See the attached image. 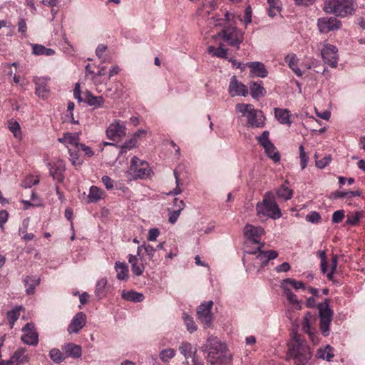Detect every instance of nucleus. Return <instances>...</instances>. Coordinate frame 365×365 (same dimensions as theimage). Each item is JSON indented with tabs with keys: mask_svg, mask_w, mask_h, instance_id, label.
Returning <instances> with one entry per match:
<instances>
[{
	"mask_svg": "<svg viewBox=\"0 0 365 365\" xmlns=\"http://www.w3.org/2000/svg\"><path fill=\"white\" fill-rule=\"evenodd\" d=\"M108 284L106 278L103 277L98 280L96 284L95 296L98 299L105 297V289Z\"/></svg>",
	"mask_w": 365,
	"mask_h": 365,
	"instance_id": "nucleus-36",
	"label": "nucleus"
},
{
	"mask_svg": "<svg viewBox=\"0 0 365 365\" xmlns=\"http://www.w3.org/2000/svg\"><path fill=\"white\" fill-rule=\"evenodd\" d=\"M182 319L185 324L187 330L190 333H193L194 331H195L197 330V325L195 324L192 317H191L186 313H183Z\"/></svg>",
	"mask_w": 365,
	"mask_h": 365,
	"instance_id": "nucleus-46",
	"label": "nucleus"
},
{
	"mask_svg": "<svg viewBox=\"0 0 365 365\" xmlns=\"http://www.w3.org/2000/svg\"><path fill=\"white\" fill-rule=\"evenodd\" d=\"M9 128L15 137H18L21 134L20 125L16 121L9 122Z\"/></svg>",
	"mask_w": 365,
	"mask_h": 365,
	"instance_id": "nucleus-57",
	"label": "nucleus"
},
{
	"mask_svg": "<svg viewBox=\"0 0 365 365\" xmlns=\"http://www.w3.org/2000/svg\"><path fill=\"white\" fill-rule=\"evenodd\" d=\"M201 349L207 353V361L210 365H230L232 362V354L217 337H209Z\"/></svg>",
	"mask_w": 365,
	"mask_h": 365,
	"instance_id": "nucleus-1",
	"label": "nucleus"
},
{
	"mask_svg": "<svg viewBox=\"0 0 365 365\" xmlns=\"http://www.w3.org/2000/svg\"><path fill=\"white\" fill-rule=\"evenodd\" d=\"M29 356L26 348L16 349L9 360H1L0 365H23L28 363Z\"/></svg>",
	"mask_w": 365,
	"mask_h": 365,
	"instance_id": "nucleus-11",
	"label": "nucleus"
},
{
	"mask_svg": "<svg viewBox=\"0 0 365 365\" xmlns=\"http://www.w3.org/2000/svg\"><path fill=\"white\" fill-rule=\"evenodd\" d=\"M321 219V215L318 212L316 211L310 212L306 216L307 221L313 224H318L320 222Z\"/></svg>",
	"mask_w": 365,
	"mask_h": 365,
	"instance_id": "nucleus-53",
	"label": "nucleus"
},
{
	"mask_svg": "<svg viewBox=\"0 0 365 365\" xmlns=\"http://www.w3.org/2000/svg\"><path fill=\"white\" fill-rule=\"evenodd\" d=\"M361 218L360 212H354L347 215V219L346 223L351 225L354 226L358 224L359 220Z\"/></svg>",
	"mask_w": 365,
	"mask_h": 365,
	"instance_id": "nucleus-52",
	"label": "nucleus"
},
{
	"mask_svg": "<svg viewBox=\"0 0 365 365\" xmlns=\"http://www.w3.org/2000/svg\"><path fill=\"white\" fill-rule=\"evenodd\" d=\"M160 235V230L158 228H151L148 231V240L155 241Z\"/></svg>",
	"mask_w": 365,
	"mask_h": 365,
	"instance_id": "nucleus-61",
	"label": "nucleus"
},
{
	"mask_svg": "<svg viewBox=\"0 0 365 365\" xmlns=\"http://www.w3.org/2000/svg\"><path fill=\"white\" fill-rule=\"evenodd\" d=\"M228 92L232 97L246 96L248 94L247 86L240 82L235 76H233L230 82Z\"/></svg>",
	"mask_w": 365,
	"mask_h": 365,
	"instance_id": "nucleus-15",
	"label": "nucleus"
},
{
	"mask_svg": "<svg viewBox=\"0 0 365 365\" xmlns=\"http://www.w3.org/2000/svg\"><path fill=\"white\" fill-rule=\"evenodd\" d=\"M24 334L21 336V340L24 344L31 346H35L38 342V333L34 329V326L31 323H27L22 329Z\"/></svg>",
	"mask_w": 365,
	"mask_h": 365,
	"instance_id": "nucleus-14",
	"label": "nucleus"
},
{
	"mask_svg": "<svg viewBox=\"0 0 365 365\" xmlns=\"http://www.w3.org/2000/svg\"><path fill=\"white\" fill-rule=\"evenodd\" d=\"M67 144L74 145L76 148H78L81 144L79 141V133H66Z\"/></svg>",
	"mask_w": 365,
	"mask_h": 365,
	"instance_id": "nucleus-47",
	"label": "nucleus"
},
{
	"mask_svg": "<svg viewBox=\"0 0 365 365\" xmlns=\"http://www.w3.org/2000/svg\"><path fill=\"white\" fill-rule=\"evenodd\" d=\"M85 101L88 105L95 108H103L104 105V98L102 96H94L90 92L87 93Z\"/></svg>",
	"mask_w": 365,
	"mask_h": 365,
	"instance_id": "nucleus-31",
	"label": "nucleus"
},
{
	"mask_svg": "<svg viewBox=\"0 0 365 365\" xmlns=\"http://www.w3.org/2000/svg\"><path fill=\"white\" fill-rule=\"evenodd\" d=\"M299 158H300L301 168L302 170H304L307 165L309 157H308L307 154L305 153L302 145H299Z\"/></svg>",
	"mask_w": 365,
	"mask_h": 365,
	"instance_id": "nucleus-50",
	"label": "nucleus"
},
{
	"mask_svg": "<svg viewBox=\"0 0 365 365\" xmlns=\"http://www.w3.org/2000/svg\"><path fill=\"white\" fill-rule=\"evenodd\" d=\"M63 351L65 354L66 358L71 357L78 359L81 356L82 349L80 345H77L73 343H68L63 346Z\"/></svg>",
	"mask_w": 365,
	"mask_h": 365,
	"instance_id": "nucleus-24",
	"label": "nucleus"
},
{
	"mask_svg": "<svg viewBox=\"0 0 365 365\" xmlns=\"http://www.w3.org/2000/svg\"><path fill=\"white\" fill-rule=\"evenodd\" d=\"M128 260L131 265L133 274L138 277L142 275L145 268L142 257L130 254L128 256Z\"/></svg>",
	"mask_w": 365,
	"mask_h": 365,
	"instance_id": "nucleus-21",
	"label": "nucleus"
},
{
	"mask_svg": "<svg viewBox=\"0 0 365 365\" xmlns=\"http://www.w3.org/2000/svg\"><path fill=\"white\" fill-rule=\"evenodd\" d=\"M183 364L185 365H205L202 361L200 360V359L197 357V356H194L192 357L191 363L188 360H185V361L183 362Z\"/></svg>",
	"mask_w": 365,
	"mask_h": 365,
	"instance_id": "nucleus-64",
	"label": "nucleus"
},
{
	"mask_svg": "<svg viewBox=\"0 0 365 365\" xmlns=\"http://www.w3.org/2000/svg\"><path fill=\"white\" fill-rule=\"evenodd\" d=\"M32 53L36 56H53L55 54V51L53 49L46 48L43 45L32 43Z\"/></svg>",
	"mask_w": 365,
	"mask_h": 365,
	"instance_id": "nucleus-29",
	"label": "nucleus"
},
{
	"mask_svg": "<svg viewBox=\"0 0 365 365\" xmlns=\"http://www.w3.org/2000/svg\"><path fill=\"white\" fill-rule=\"evenodd\" d=\"M264 229L262 227H255L252 225H247L244 228L245 236L252 241L255 244H259L260 237L264 234Z\"/></svg>",
	"mask_w": 365,
	"mask_h": 365,
	"instance_id": "nucleus-18",
	"label": "nucleus"
},
{
	"mask_svg": "<svg viewBox=\"0 0 365 365\" xmlns=\"http://www.w3.org/2000/svg\"><path fill=\"white\" fill-rule=\"evenodd\" d=\"M319 317V329L322 334L327 336L329 334V327L332 321L334 312L329 306V299H326L324 302L317 304Z\"/></svg>",
	"mask_w": 365,
	"mask_h": 365,
	"instance_id": "nucleus-5",
	"label": "nucleus"
},
{
	"mask_svg": "<svg viewBox=\"0 0 365 365\" xmlns=\"http://www.w3.org/2000/svg\"><path fill=\"white\" fill-rule=\"evenodd\" d=\"M174 176L175 178L176 187L173 189V190L170 191L168 195H177L182 192V190L179 187L180 185V178L179 174L176 170H174Z\"/></svg>",
	"mask_w": 365,
	"mask_h": 365,
	"instance_id": "nucleus-58",
	"label": "nucleus"
},
{
	"mask_svg": "<svg viewBox=\"0 0 365 365\" xmlns=\"http://www.w3.org/2000/svg\"><path fill=\"white\" fill-rule=\"evenodd\" d=\"M312 325V317L309 313H307L306 316L304 317L302 329V330L307 333L310 340L313 342L314 344H316L319 342V338L313 331Z\"/></svg>",
	"mask_w": 365,
	"mask_h": 365,
	"instance_id": "nucleus-22",
	"label": "nucleus"
},
{
	"mask_svg": "<svg viewBox=\"0 0 365 365\" xmlns=\"http://www.w3.org/2000/svg\"><path fill=\"white\" fill-rule=\"evenodd\" d=\"M86 314L83 312H78L73 317L67 330L70 334L78 333L86 325Z\"/></svg>",
	"mask_w": 365,
	"mask_h": 365,
	"instance_id": "nucleus-19",
	"label": "nucleus"
},
{
	"mask_svg": "<svg viewBox=\"0 0 365 365\" xmlns=\"http://www.w3.org/2000/svg\"><path fill=\"white\" fill-rule=\"evenodd\" d=\"M289 354L295 365H311L312 352L307 343L297 333H294L291 341L288 344Z\"/></svg>",
	"mask_w": 365,
	"mask_h": 365,
	"instance_id": "nucleus-2",
	"label": "nucleus"
},
{
	"mask_svg": "<svg viewBox=\"0 0 365 365\" xmlns=\"http://www.w3.org/2000/svg\"><path fill=\"white\" fill-rule=\"evenodd\" d=\"M207 52L215 57L225 59L227 58V49L223 48L221 45L217 48H215L213 46H210L207 48Z\"/></svg>",
	"mask_w": 365,
	"mask_h": 365,
	"instance_id": "nucleus-38",
	"label": "nucleus"
},
{
	"mask_svg": "<svg viewBox=\"0 0 365 365\" xmlns=\"http://www.w3.org/2000/svg\"><path fill=\"white\" fill-rule=\"evenodd\" d=\"M357 9L356 0H325L324 10L341 18L354 14Z\"/></svg>",
	"mask_w": 365,
	"mask_h": 365,
	"instance_id": "nucleus-3",
	"label": "nucleus"
},
{
	"mask_svg": "<svg viewBox=\"0 0 365 365\" xmlns=\"http://www.w3.org/2000/svg\"><path fill=\"white\" fill-rule=\"evenodd\" d=\"M22 309L21 306H16L11 311L7 312V319L11 329L13 328L16 321L19 319L20 316L19 312Z\"/></svg>",
	"mask_w": 365,
	"mask_h": 365,
	"instance_id": "nucleus-39",
	"label": "nucleus"
},
{
	"mask_svg": "<svg viewBox=\"0 0 365 365\" xmlns=\"http://www.w3.org/2000/svg\"><path fill=\"white\" fill-rule=\"evenodd\" d=\"M247 118V123L251 127L262 128L264 125V117L262 112L255 109L253 106L252 109L249 111Z\"/></svg>",
	"mask_w": 365,
	"mask_h": 365,
	"instance_id": "nucleus-17",
	"label": "nucleus"
},
{
	"mask_svg": "<svg viewBox=\"0 0 365 365\" xmlns=\"http://www.w3.org/2000/svg\"><path fill=\"white\" fill-rule=\"evenodd\" d=\"M269 4L268 14L270 17H274L281 10L282 4L279 0H267Z\"/></svg>",
	"mask_w": 365,
	"mask_h": 365,
	"instance_id": "nucleus-40",
	"label": "nucleus"
},
{
	"mask_svg": "<svg viewBox=\"0 0 365 365\" xmlns=\"http://www.w3.org/2000/svg\"><path fill=\"white\" fill-rule=\"evenodd\" d=\"M252 106L251 104L240 103L236 106V110L243 115H247L250 109H252Z\"/></svg>",
	"mask_w": 365,
	"mask_h": 365,
	"instance_id": "nucleus-54",
	"label": "nucleus"
},
{
	"mask_svg": "<svg viewBox=\"0 0 365 365\" xmlns=\"http://www.w3.org/2000/svg\"><path fill=\"white\" fill-rule=\"evenodd\" d=\"M334 349L330 345H327L324 347H320L316 354V356L319 359L330 361L334 357Z\"/></svg>",
	"mask_w": 365,
	"mask_h": 365,
	"instance_id": "nucleus-28",
	"label": "nucleus"
},
{
	"mask_svg": "<svg viewBox=\"0 0 365 365\" xmlns=\"http://www.w3.org/2000/svg\"><path fill=\"white\" fill-rule=\"evenodd\" d=\"M287 284H290L297 290L299 289H304L306 288L304 284L302 282L297 281L291 278H287L282 281V286H287Z\"/></svg>",
	"mask_w": 365,
	"mask_h": 365,
	"instance_id": "nucleus-48",
	"label": "nucleus"
},
{
	"mask_svg": "<svg viewBox=\"0 0 365 365\" xmlns=\"http://www.w3.org/2000/svg\"><path fill=\"white\" fill-rule=\"evenodd\" d=\"M175 351L173 349H163L160 354L159 357L164 363H168L175 356Z\"/></svg>",
	"mask_w": 365,
	"mask_h": 365,
	"instance_id": "nucleus-45",
	"label": "nucleus"
},
{
	"mask_svg": "<svg viewBox=\"0 0 365 365\" xmlns=\"http://www.w3.org/2000/svg\"><path fill=\"white\" fill-rule=\"evenodd\" d=\"M266 91L262 86V82H254L250 86V94L255 99L264 96Z\"/></svg>",
	"mask_w": 365,
	"mask_h": 365,
	"instance_id": "nucleus-32",
	"label": "nucleus"
},
{
	"mask_svg": "<svg viewBox=\"0 0 365 365\" xmlns=\"http://www.w3.org/2000/svg\"><path fill=\"white\" fill-rule=\"evenodd\" d=\"M331 158L330 155L325 156L321 160H316V166L320 169L324 168L331 162Z\"/></svg>",
	"mask_w": 365,
	"mask_h": 365,
	"instance_id": "nucleus-59",
	"label": "nucleus"
},
{
	"mask_svg": "<svg viewBox=\"0 0 365 365\" xmlns=\"http://www.w3.org/2000/svg\"><path fill=\"white\" fill-rule=\"evenodd\" d=\"M125 123L120 120H115L106 129V136L111 140H117L125 136Z\"/></svg>",
	"mask_w": 365,
	"mask_h": 365,
	"instance_id": "nucleus-10",
	"label": "nucleus"
},
{
	"mask_svg": "<svg viewBox=\"0 0 365 365\" xmlns=\"http://www.w3.org/2000/svg\"><path fill=\"white\" fill-rule=\"evenodd\" d=\"M27 26L26 20L24 18H21L18 22V31L25 36Z\"/></svg>",
	"mask_w": 365,
	"mask_h": 365,
	"instance_id": "nucleus-60",
	"label": "nucleus"
},
{
	"mask_svg": "<svg viewBox=\"0 0 365 365\" xmlns=\"http://www.w3.org/2000/svg\"><path fill=\"white\" fill-rule=\"evenodd\" d=\"M344 217V211L343 210H339L335 211L332 215V222L334 224L341 222Z\"/></svg>",
	"mask_w": 365,
	"mask_h": 365,
	"instance_id": "nucleus-56",
	"label": "nucleus"
},
{
	"mask_svg": "<svg viewBox=\"0 0 365 365\" xmlns=\"http://www.w3.org/2000/svg\"><path fill=\"white\" fill-rule=\"evenodd\" d=\"M80 150V148H74L73 150L71 148H68V153L70 155V160L73 165L77 166L81 165L83 163V160L80 158L78 151Z\"/></svg>",
	"mask_w": 365,
	"mask_h": 365,
	"instance_id": "nucleus-44",
	"label": "nucleus"
},
{
	"mask_svg": "<svg viewBox=\"0 0 365 365\" xmlns=\"http://www.w3.org/2000/svg\"><path fill=\"white\" fill-rule=\"evenodd\" d=\"M217 36L221 37L229 46H236L237 49L243 41V34L235 26L225 27L218 33Z\"/></svg>",
	"mask_w": 365,
	"mask_h": 365,
	"instance_id": "nucleus-6",
	"label": "nucleus"
},
{
	"mask_svg": "<svg viewBox=\"0 0 365 365\" xmlns=\"http://www.w3.org/2000/svg\"><path fill=\"white\" fill-rule=\"evenodd\" d=\"M287 300L292 304H299L297 296L287 286H282Z\"/></svg>",
	"mask_w": 365,
	"mask_h": 365,
	"instance_id": "nucleus-51",
	"label": "nucleus"
},
{
	"mask_svg": "<svg viewBox=\"0 0 365 365\" xmlns=\"http://www.w3.org/2000/svg\"><path fill=\"white\" fill-rule=\"evenodd\" d=\"M173 206L175 207L174 210H179L180 212L185 208V205L183 200L175 198L173 200Z\"/></svg>",
	"mask_w": 365,
	"mask_h": 365,
	"instance_id": "nucleus-62",
	"label": "nucleus"
},
{
	"mask_svg": "<svg viewBox=\"0 0 365 365\" xmlns=\"http://www.w3.org/2000/svg\"><path fill=\"white\" fill-rule=\"evenodd\" d=\"M361 192L359 190L356 191H336L331 193V199H338V198H348L351 199L352 197L360 196Z\"/></svg>",
	"mask_w": 365,
	"mask_h": 365,
	"instance_id": "nucleus-37",
	"label": "nucleus"
},
{
	"mask_svg": "<svg viewBox=\"0 0 365 365\" xmlns=\"http://www.w3.org/2000/svg\"><path fill=\"white\" fill-rule=\"evenodd\" d=\"M101 180L102 182L108 190L113 187V180L110 177L105 175L102 177Z\"/></svg>",
	"mask_w": 365,
	"mask_h": 365,
	"instance_id": "nucleus-63",
	"label": "nucleus"
},
{
	"mask_svg": "<svg viewBox=\"0 0 365 365\" xmlns=\"http://www.w3.org/2000/svg\"><path fill=\"white\" fill-rule=\"evenodd\" d=\"M40 279L37 277L27 276L24 279V284L26 287L27 294H32L35 287L38 285Z\"/></svg>",
	"mask_w": 365,
	"mask_h": 365,
	"instance_id": "nucleus-33",
	"label": "nucleus"
},
{
	"mask_svg": "<svg viewBox=\"0 0 365 365\" xmlns=\"http://www.w3.org/2000/svg\"><path fill=\"white\" fill-rule=\"evenodd\" d=\"M269 136V131H267V130L263 131V133H262L261 135L257 137V140L259 144L262 147H264L267 145L270 146L272 142L270 141Z\"/></svg>",
	"mask_w": 365,
	"mask_h": 365,
	"instance_id": "nucleus-49",
	"label": "nucleus"
},
{
	"mask_svg": "<svg viewBox=\"0 0 365 365\" xmlns=\"http://www.w3.org/2000/svg\"><path fill=\"white\" fill-rule=\"evenodd\" d=\"M246 66L250 68V72L254 76L264 78L267 76V71L261 62H247Z\"/></svg>",
	"mask_w": 365,
	"mask_h": 365,
	"instance_id": "nucleus-23",
	"label": "nucleus"
},
{
	"mask_svg": "<svg viewBox=\"0 0 365 365\" xmlns=\"http://www.w3.org/2000/svg\"><path fill=\"white\" fill-rule=\"evenodd\" d=\"M115 269L117 273L116 277L119 280H127L128 279V268L125 263L117 261L115 263Z\"/></svg>",
	"mask_w": 365,
	"mask_h": 365,
	"instance_id": "nucleus-27",
	"label": "nucleus"
},
{
	"mask_svg": "<svg viewBox=\"0 0 365 365\" xmlns=\"http://www.w3.org/2000/svg\"><path fill=\"white\" fill-rule=\"evenodd\" d=\"M285 61L288 63L289 67L294 72V73L300 77L302 76V71L298 68V59L294 53L289 54L285 57Z\"/></svg>",
	"mask_w": 365,
	"mask_h": 365,
	"instance_id": "nucleus-30",
	"label": "nucleus"
},
{
	"mask_svg": "<svg viewBox=\"0 0 365 365\" xmlns=\"http://www.w3.org/2000/svg\"><path fill=\"white\" fill-rule=\"evenodd\" d=\"M51 359L56 364H60L66 359L65 354L61 352L58 349L53 348L49 351Z\"/></svg>",
	"mask_w": 365,
	"mask_h": 365,
	"instance_id": "nucleus-42",
	"label": "nucleus"
},
{
	"mask_svg": "<svg viewBox=\"0 0 365 365\" xmlns=\"http://www.w3.org/2000/svg\"><path fill=\"white\" fill-rule=\"evenodd\" d=\"M48 79L43 77H34L33 79V82L34 83L35 88V93L38 97L46 99L50 93V89L48 88L47 84Z\"/></svg>",
	"mask_w": 365,
	"mask_h": 365,
	"instance_id": "nucleus-16",
	"label": "nucleus"
},
{
	"mask_svg": "<svg viewBox=\"0 0 365 365\" xmlns=\"http://www.w3.org/2000/svg\"><path fill=\"white\" fill-rule=\"evenodd\" d=\"M277 195L279 198L288 200L292 197L293 191L292 190L287 187L284 184H283L278 189Z\"/></svg>",
	"mask_w": 365,
	"mask_h": 365,
	"instance_id": "nucleus-43",
	"label": "nucleus"
},
{
	"mask_svg": "<svg viewBox=\"0 0 365 365\" xmlns=\"http://www.w3.org/2000/svg\"><path fill=\"white\" fill-rule=\"evenodd\" d=\"M321 54L325 63L331 68L336 67L338 64V49L335 46L327 44L322 48Z\"/></svg>",
	"mask_w": 365,
	"mask_h": 365,
	"instance_id": "nucleus-12",
	"label": "nucleus"
},
{
	"mask_svg": "<svg viewBox=\"0 0 365 365\" xmlns=\"http://www.w3.org/2000/svg\"><path fill=\"white\" fill-rule=\"evenodd\" d=\"M267 156L270 158L274 162L277 163L280 160V155L277 151V149L274 144L272 143L271 145H265L263 147Z\"/></svg>",
	"mask_w": 365,
	"mask_h": 365,
	"instance_id": "nucleus-41",
	"label": "nucleus"
},
{
	"mask_svg": "<svg viewBox=\"0 0 365 365\" xmlns=\"http://www.w3.org/2000/svg\"><path fill=\"white\" fill-rule=\"evenodd\" d=\"M179 351L182 355L187 360L190 357L197 356V349L187 341H183L179 346Z\"/></svg>",
	"mask_w": 365,
	"mask_h": 365,
	"instance_id": "nucleus-25",
	"label": "nucleus"
},
{
	"mask_svg": "<svg viewBox=\"0 0 365 365\" xmlns=\"http://www.w3.org/2000/svg\"><path fill=\"white\" fill-rule=\"evenodd\" d=\"M317 26L321 33H328L339 29L341 22L335 17H323L318 19Z\"/></svg>",
	"mask_w": 365,
	"mask_h": 365,
	"instance_id": "nucleus-13",
	"label": "nucleus"
},
{
	"mask_svg": "<svg viewBox=\"0 0 365 365\" xmlns=\"http://www.w3.org/2000/svg\"><path fill=\"white\" fill-rule=\"evenodd\" d=\"M213 305L212 301L204 302L197 308V319L203 324L205 328L211 327L212 325V315L211 309Z\"/></svg>",
	"mask_w": 365,
	"mask_h": 365,
	"instance_id": "nucleus-8",
	"label": "nucleus"
},
{
	"mask_svg": "<svg viewBox=\"0 0 365 365\" xmlns=\"http://www.w3.org/2000/svg\"><path fill=\"white\" fill-rule=\"evenodd\" d=\"M274 115L277 120L281 124H286L290 125L292 121L290 120V113L287 109H282L275 108H274Z\"/></svg>",
	"mask_w": 365,
	"mask_h": 365,
	"instance_id": "nucleus-26",
	"label": "nucleus"
},
{
	"mask_svg": "<svg viewBox=\"0 0 365 365\" xmlns=\"http://www.w3.org/2000/svg\"><path fill=\"white\" fill-rule=\"evenodd\" d=\"M130 170L136 178H143L149 175L150 170L148 163L134 156L130 161Z\"/></svg>",
	"mask_w": 365,
	"mask_h": 365,
	"instance_id": "nucleus-9",
	"label": "nucleus"
},
{
	"mask_svg": "<svg viewBox=\"0 0 365 365\" xmlns=\"http://www.w3.org/2000/svg\"><path fill=\"white\" fill-rule=\"evenodd\" d=\"M122 297L127 301L133 302H140L144 299V296L142 293L134 291H123Z\"/></svg>",
	"mask_w": 365,
	"mask_h": 365,
	"instance_id": "nucleus-34",
	"label": "nucleus"
},
{
	"mask_svg": "<svg viewBox=\"0 0 365 365\" xmlns=\"http://www.w3.org/2000/svg\"><path fill=\"white\" fill-rule=\"evenodd\" d=\"M104 192L96 186H91L88 195L89 202H96L103 197Z\"/></svg>",
	"mask_w": 365,
	"mask_h": 365,
	"instance_id": "nucleus-35",
	"label": "nucleus"
},
{
	"mask_svg": "<svg viewBox=\"0 0 365 365\" xmlns=\"http://www.w3.org/2000/svg\"><path fill=\"white\" fill-rule=\"evenodd\" d=\"M247 254L256 255L254 259V266L259 271L261 268L265 267L271 259L277 257L278 253L275 250L261 251L259 247L255 251H247Z\"/></svg>",
	"mask_w": 365,
	"mask_h": 365,
	"instance_id": "nucleus-7",
	"label": "nucleus"
},
{
	"mask_svg": "<svg viewBox=\"0 0 365 365\" xmlns=\"http://www.w3.org/2000/svg\"><path fill=\"white\" fill-rule=\"evenodd\" d=\"M143 249L145 250V252L146 255H148L149 259L154 261V257H155V254L156 252V249L154 248L153 246H151L150 245H147L145 243H144L143 245Z\"/></svg>",
	"mask_w": 365,
	"mask_h": 365,
	"instance_id": "nucleus-55",
	"label": "nucleus"
},
{
	"mask_svg": "<svg viewBox=\"0 0 365 365\" xmlns=\"http://www.w3.org/2000/svg\"><path fill=\"white\" fill-rule=\"evenodd\" d=\"M65 170L66 166L62 160H58L51 166L49 173L54 180L61 183L64 180Z\"/></svg>",
	"mask_w": 365,
	"mask_h": 365,
	"instance_id": "nucleus-20",
	"label": "nucleus"
},
{
	"mask_svg": "<svg viewBox=\"0 0 365 365\" xmlns=\"http://www.w3.org/2000/svg\"><path fill=\"white\" fill-rule=\"evenodd\" d=\"M256 212L258 216H265L273 220L279 219L282 216L281 210L271 192H266L262 201L257 204Z\"/></svg>",
	"mask_w": 365,
	"mask_h": 365,
	"instance_id": "nucleus-4",
	"label": "nucleus"
}]
</instances>
